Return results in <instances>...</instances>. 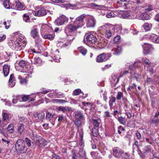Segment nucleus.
<instances>
[{
	"mask_svg": "<svg viewBox=\"0 0 159 159\" xmlns=\"http://www.w3.org/2000/svg\"><path fill=\"white\" fill-rule=\"evenodd\" d=\"M26 39L19 32L13 33L11 37V48L15 50H22L25 46Z\"/></svg>",
	"mask_w": 159,
	"mask_h": 159,
	"instance_id": "1",
	"label": "nucleus"
},
{
	"mask_svg": "<svg viewBox=\"0 0 159 159\" xmlns=\"http://www.w3.org/2000/svg\"><path fill=\"white\" fill-rule=\"evenodd\" d=\"M86 16V14H84L77 17L73 23L66 26L65 30L66 33L71 35L78 29L83 27L85 24L84 19Z\"/></svg>",
	"mask_w": 159,
	"mask_h": 159,
	"instance_id": "2",
	"label": "nucleus"
},
{
	"mask_svg": "<svg viewBox=\"0 0 159 159\" xmlns=\"http://www.w3.org/2000/svg\"><path fill=\"white\" fill-rule=\"evenodd\" d=\"M15 67L17 70L30 74H31L33 71V67L26 65L25 62L23 60L20 61L18 63L15 64Z\"/></svg>",
	"mask_w": 159,
	"mask_h": 159,
	"instance_id": "3",
	"label": "nucleus"
},
{
	"mask_svg": "<svg viewBox=\"0 0 159 159\" xmlns=\"http://www.w3.org/2000/svg\"><path fill=\"white\" fill-rule=\"evenodd\" d=\"M24 140L21 139H18L16 141L15 145V148L17 152L21 153L26 152L27 148L25 147Z\"/></svg>",
	"mask_w": 159,
	"mask_h": 159,
	"instance_id": "4",
	"label": "nucleus"
},
{
	"mask_svg": "<svg viewBox=\"0 0 159 159\" xmlns=\"http://www.w3.org/2000/svg\"><path fill=\"white\" fill-rule=\"evenodd\" d=\"M97 39L95 36L90 33L86 34L84 37V41L88 45H93L97 41Z\"/></svg>",
	"mask_w": 159,
	"mask_h": 159,
	"instance_id": "5",
	"label": "nucleus"
},
{
	"mask_svg": "<svg viewBox=\"0 0 159 159\" xmlns=\"http://www.w3.org/2000/svg\"><path fill=\"white\" fill-rule=\"evenodd\" d=\"M75 120L74 121L75 125L79 127L81 125V120H84V119L83 113L80 111H76L75 113Z\"/></svg>",
	"mask_w": 159,
	"mask_h": 159,
	"instance_id": "6",
	"label": "nucleus"
},
{
	"mask_svg": "<svg viewBox=\"0 0 159 159\" xmlns=\"http://www.w3.org/2000/svg\"><path fill=\"white\" fill-rule=\"evenodd\" d=\"M68 21V18L65 15H62L60 16L55 20V22L58 25H62L67 23Z\"/></svg>",
	"mask_w": 159,
	"mask_h": 159,
	"instance_id": "7",
	"label": "nucleus"
},
{
	"mask_svg": "<svg viewBox=\"0 0 159 159\" xmlns=\"http://www.w3.org/2000/svg\"><path fill=\"white\" fill-rule=\"evenodd\" d=\"M11 8L16 10H23L25 9V7L23 3L17 0L13 2Z\"/></svg>",
	"mask_w": 159,
	"mask_h": 159,
	"instance_id": "8",
	"label": "nucleus"
},
{
	"mask_svg": "<svg viewBox=\"0 0 159 159\" xmlns=\"http://www.w3.org/2000/svg\"><path fill=\"white\" fill-rule=\"evenodd\" d=\"M111 56V54L103 53L98 56L96 58V61L98 62H102L107 61Z\"/></svg>",
	"mask_w": 159,
	"mask_h": 159,
	"instance_id": "9",
	"label": "nucleus"
},
{
	"mask_svg": "<svg viewBox=\"0 0 159 159\" xmlns=\"http://www.w3.org/2000/svg\"><path fill=\"white\" fill-rule=\"evenodd\" d=\"M31 36L35 39V41L37 44H39L41 41V39L39 38L38 30L36 28L32 29L30 32Z\"/></svg>",
	"mask_w": 159,
	"mask_h": 159,
	"instance_id": "10",
	"label": "nucleus"
},
{
	"mask_svg": "<svg viewBox=\"0 0 159 159\" xmlns=\"http://www.w3.org/2000/svg\"><path fill=\"white\" fill-rule=\"evenodd\" d=\"M143 48V53L144 54H150L153 50V48L151 45L147 43H144L142 45Z\"/></svg>",
	"mask_w": 159,
	"mask_h": 159,
	"instance_id": "11",
	"label": "nucleus"
},
{
	"mask_svg": "<svg viewBox=\"0 0 159 159\" xmlns=\"http://www.w3.org/2000/svg\"><path fill=\"white\" fill-rule=\"evenodd\" d=\"M124 153V151L118 147H115L113 149V155L117 158L120 157Z\"/></svg>",
	"mask_w": 159,
	"mask_h": 159,
	"instance_id": "12",
	"label": "nucleus"
},
{
	"mask_svg": "<svg viewBox=\"0 0 159 159\" xmlns=\"http://www.w3.org/2000/svg\"><path fill=\"white\" fill-rule=\"evenodd\" d=\"M32 12L34 16H43L47 14L46 10L44 8H41L38 11H33Z\"/></svg>",
	"mask_w": 159,
	"mask_h": 159,
	"instance_id": "13",
	"label": "nucleus"
},
{
	"mask_svg": "<svg viewBox=\"0 0 159 159\" xmlns=\"http://www.w3.org/2000/svg\"><path fill=\"white\" fill-rule=\"evenodd\" d=\"M45 114L43 112H41L38 113L35 112L34 113V116L35 120L37 122H39L43 120L44 118Z\"/></svg>",
	"mask_w": 159,
	"mask_h": 159,
	"instance_id": "14",
	"label": "nucleus"
},
{
	"mask_svg": "<svg viewBox=\"0 0 159 159\" xmlns=\"http://www.w3.org/2000/svg\"><path fill=\"white\" fill-rule=\"evenodd\" d=\"M157 36V35L153 34H148L144 36L141 40H142L145 39H149L152 41L154 42Z\"/></svg>",
	"mask_w": 159,
	"mask_h": 159,
	"instance_id": "15",
	"label": "nucleus"
},
{
	"mask_svg": "<svg viewBox=\"0 0 159 159\" xmlns=\"http://www.w3.org/2000/svg\"><path fill=\"white\" fill-rule=\"evenodd\" d=\"M132 12L130 11L123 12L122 13V17L123 18L127 19H133L134 17L132 16Z\"/></svg>",
	"mask_w": 159,
	"mask_h": 159,
	"instance_id": "16",
	"label": "nucleus"
},
{
	"mask_svg": "<svg viewBox=\"0 0 159 159\" xmlns=\"http://www.w3.org/2000/svg\"><path fill=\"white\" fill-rule=\"evenodd\" d=\"M96 23V21L93 17H91L88 19L87 23V26L88 27H93Z\"/></svg>",
	"mask_w": 159,
	"mask_h": 159,
	"instance_id": "17",
	"label": "nucleus"
},
{
	"mask_svg": "<svg viewBox=\"0 0 159 159\" xmlns=\"http://www.w3.org/2000/svg\"><path fill=\"white\" fill-rule=\"evenodd\" d=\"M105 37L109 39L114 34L115 31L113 29H107L105 30Z\"/></svg>",
	"mask_w": 159,
	"mask_h": 159,
	"instance_id": "18",
	"label": "nucleus"
},
{
	"mask_svg": "<svg viewBox=\"0 0 159 159\" xmlns=\"http://www.w3.org/2000/svg\"><path fill=\"white\" fill-rule=\"evenodd\" d=\"M37 145L40 148H43L47 144V142L43 138H40L37 143Z\"/></svg>",
	"mask_w": 159,
	"mask_h": 159,
	"instance_id": "19",
	"label": "nucleus"
},
{
	"mask_svg": "<svg viewBox=\"0 0 159 159\" xmlns=\"http://www.w3.org/2000/svg\"><path fill=\"white\" fill-rule=\"evenodd\" d=\"M112 51L114 55H119L121 53L122 51L121 47L117 46L116 47L112 49Z\"/></svg>",
	"mask_w": 159,
	"mask_h": 159,
	"instance_id": "20",
	"label": "nucleus"
},
{
	"mask_svg": "<svg viewBox=\"0 0 159 159\" xmlns=\"http://www.w3.org/2000/svg\"><path fill=\"white\" fill-rule=\"evenodd\" d=\"M117 6L122 7L125 8L126 7L127 1L126 0H118L117 1Z\"/></svg>",
	"mask_w": 159,
	"mask_h": 159,
	"instance_id": "21",
	"label": "nucleus"
},
{
	"mask_svg": "<svg viewBox=\"0 0 159 159\" xmlns=\"http://www.w3.org/2000/svg\"><path fill=\"white\" fill-rule=\"evenodd\" d=\"M138 64V63L137 62H134V63L132 65H131L129 67V70H133L134 69V67L135 66H136ZM130 73V74H132V72L130 71H129V70H124L123 73H122V75H124L125 74H127L128 73Z\"/></svg>",
	"mask_w": 159,
	"mask_h": 159,
	"instance_id": "22",
	"label": "nucleus"
},
{
	"mask_svg": "<svg viewBox=\"0 0 159 159\" xmlns=\"http://www.w3.org/2000/svg\"><path fill=\"white\" fill-rule=\"evenodd\" d=\"M150 14L147 12L142 13L140 16V19L143 20H148L150 19Z\"/></svg>",
	"mask_w": 159,
	"mask_h": 159,
	"instance_id": "23",
	"label": "nucleus"
},
{
	"mask_svg": "<svg viewBox=\"0 0 159 159\" xmlns=\"http://www.w3.org/2000/svg\"><path fill=\"white\" fill-rule=\"evenodd\" d=\"M54 115L55 114L54 113H53L52 112L51 113L48 111H47L46 112V119L47 120L50 121L51 123L52 124H53V125H54V124L52 122H51L50 120Z\"/></svg>",
	"mask_w": 159,
	"mask_h": 159,
	"instance_id": "24",
	"label": "nucleus"
},
{
	"mask_svg": "<svg viewBox=\"0 0 159 159\" xmlns=\"http://www.w3.org/2000/svg\"><path fill=\"white\" fill-rule=\"evenodd\" d=\"M110 100L109 101V104L110 109H111L113 107V103L116 102V98L113 95L109 97Z\"/></svg>",
	"mask_w": 159,
	"mask_h": 159,
	"instance_id": "25",
	"label": "nucleus"
},
{
	"mask_svg": "<svg viewBox=\"0 0 159 159\" xmlns=\"http://www.w3.org/2000/svg\"><path fill=\"white\" fill-rule=\"evenodd\" d=\"M153 66H146V70H145L146 74H149L151 75L153 73Z\"/></svg>",
	"mask_w": 159,
	"mask_h": 159,
	"instance_id": "26",
	"label": "nucleus"
},
{
	"mask_svg": "<svg viewBox=\"0 0 159 159\" xmlns=\"http://www.w3.org/2000/svg\"><path fill=\"white\" fill-rule=\"evenodd\" d=\"M18 101L20 102L22 101V95L13 97L12 100V102L13 103L15 104Z\"/></svg>",
	"mask_w": 159,
	"mask_h": 159,
	"instance_id": "27",
	"label": "nucleus"
},
{
	"mask_svg": "<svg viewBox=\"0 0 159 159\" xmlns=\"http://www.w3.org/2000/svg\"><path fill=\"white\" fill-rule=\"evenodd\" d=\"M3 73L5 77L7 76L9 72V67L7 65H4L3 66Z\"/></svg>",
	"mask_w": 159,
	"mask_h": 159,
	"instance_id": "28",
	"label": "nucleus"
},
{
	"mask_svg": "<svg viewBox=\"0 0 159 159\" xmlns=\"http://www.w3.org/2000/svg\"><path fill=\"white\" fill-rule=\"evenodd\" d=\"M152 24L148 23H145L143 26V30L145 31L150 30L152 28Z\"/></svg>",
	"mask_w": 159,
	"mask_h": 159,
	"instance_id": "29",
	"label": "nucleus"
},
{
	"mask_svg": "<svg viewBox=\"0 0 159 159\" xmlns=\"http://www.w3.org/2000/svg\"><path fill=\"white\" fill-rule=\"evenodd\" d=\"M78 50L79 52L84 56H85L87 52L86 49L83 46H80L78 48Z\"/></svg>",
	"mask_w": 159,
	"mask_h": 159,
	"instance_id": "30",
	"label": "nucleus"
},
{
	"mask_svg": "<svg viewBox=\"0 0 159 159\" xmlns=\"http://www.w3.org/2000/svg\"><path fill=\"white\" fill-rule=\"evenodd\" d=\"M11 87L14 86L16 83L15 77L13 74L11 75Z\"/></svg>",
	"mask_w": 159,
	"mask_h": 159,
	"instance_id": "31",
	"label": "nucleus"
},
{
	"mask_svg": "<svg viewBox=\"0 0 159 159\" xmlns=\"http://www.w3.org/2000/svg\"><path fill=\"white\" fill-rule=\"evenodd\" d=\"M42 61L41 59L38 57H35L33 63L37 65H41Z\"/></svg>",
	"mask_w": 159,
	"mask_h": 159,
	"instance_id": "32",
	"label": "nucleus"
},
{
	"mask_svg": "<svg viewBox=\"0 0 159 159\" xmlns=\"http://www.w3.org/2000/svg\"><path fill=\"white\" fill-rule=\"evenodd\" d=\"M134 150L137 151L140 150L139 147V143L137 141H135L134 144L133 145V152L134 151Z\"/></svg>",
	"mask_w": 159,
	"mask_h": 159,
	"instance_id": "33",
	"label": "nucleus"
},
{
	"mask_svg": "<svg viewBox=\"0 0 159 159\" xmlns=\"http://www.w3.org/2000/svg\"><path fill=\"white\" fill-rule=\"evenodd\" d=\"M51 57L52 59L51 61H53L55 62H60V57L58 55H54L52 54L51 55Z\"/></svg>",
	"mask_w": 159,
	"mask_h": 159,
	"instance_id": "34",
	"label": "nucleus"
},
{
	"mask_svg": "<svg viewBox=\"0 0 159 159\" xmlns=\"http://www.w3.org/2000/svg\"><path fill=\"white\" fill-rule=\"evenodd\" d=\"M72 39H70L66 43H65L64 44H63V43L62 42H60L57 44V45H61V48L66 47V46H68V45L70 43H69V41L72 42Z\"/></svg>",
	"mask_w": 159,
	"mask_h": 159,
	"instance_id": "35",
	"label": "nucleus"
},
{
	"mask_svg": "<svg viewBox=\"0 0 159 159\" xmlns=\"http://www.w3.org/2000/svg\"><path fill=\"white\" fill-rule=\"evenodd\" d=\"M92 134L94 136L97 137L99 135L98 129L93 127L92 130Z\"/></svg>",
	"mask_w": 159,
	"mask_h": 159,
	"instance_id": "36",
	"label": "nucleus"
},
{
	"mask_svg": "<svg viewBox=\"0 0 159 159\" xmlns=\"http://www.w3.org/2000/svg\"><path fill=\"white\" fill-rule=\"evenodd\" d=\"M24 125L23 124H20L18 127V131L20 133H21L24 130Z\"/></svg>",
	"mask_w": 159,
	"mask_h": 159,
	"instance_id": "37",
	"label": "nucleus"
},
{
	"mask_svg": "<svg viewBox=\"0 0 159 159\" xmlns=\"http://www.w3.org/2000/svg\"><path fill=\"white\" fill-rule=\"evenodd\" d=\"M54 37V35L51 34H47L44 35V38L46 39H48L50 40L53 39Z\"/></svg>",
	"mask_w": 159,
	"mask_h": 159,
	"instance_id": "38",
	"label": "nucleus"
},
{
	"mask_svg": "<svg viewBox=\"0 0 159 159\" xmlns=\"http://www.w3.org/2000/svg\"><path fill=\"white\" fill-rule=\"evenodd\" d=\"M93 125L97 128L98 127L100 122V120L93 119Z\"/></svg>",
	"mask_w": 159,
	"mask_h": 159,
	"instance_id": "39",
	"label": "nucleus"
},
{
	"mask_svg": "<svg viewBox=\"0 0 159 159\" xmlns=\"http://www.w3.org/2000/svg\"><path fill=\"white\" fill-rule=\"evenodd\" d=\"M9 0H4L3 4L4 7L6 9H9L10 5L9 4Z\"/></svg>",
	"mask_w": 159,
	"mask_h": 159,
	"instance_id": "40",
	"label": "nucleus"
},
{
	"mask_svg": "<svg viewBox=\"0 0 159 159\" xmlns=\"http://www.w3.org/2000/svg\"><path fill=\"white\" fill-rule=\"evenodd\" d=\"M151 149L150 146H146L143 148V152L144 153H147L151 150Z\"/></svg>",
	"mask_w": 159,
	"mask_h": 159,
	"instance_id": "41",
	"label": "nucleus"
},
{
	"mask_svg": "<svg viewBox=\"0 0 159 159\" xmlns=\"http://www.w3.org/2000/svg\"><path fill=\"white\" fill-rule=\"evenodd\" d=\"M57 109L59 111H61L63 112H64L66 111H68L69 110V108L68 107L60 106L58 107Z\"/></svg>",
	"mask_w": 159,
	"mask_h": 159,
	"instance_id": "42",
	"label": "nucleus"
},
{
	"mask_svg": "<svg viewBox=\"0 0 159 159\" xmlns=\"http://www.w3.org/2000/svg\"><path fill=\"white\" fill-rule=\"evenodd\" d=\"M123 93L120 92H119L117 93V94L116 96V98L117 100H120L122 98H123Z\"/></svg>",
	"mask_w": 159,
	"mask_h": 159,
	"instance_id": "43",
	"label": "nucleus"
},
{
	"mask_svg": "<svg viewBox=\"0 0 159 159\" xmlns=\"http://www.w3.org/2000/svg\"><path fill=\"white\" fill-rule=\"evenodd\" d=\"M25 141L28 147H30L31 145V143H32L31 141L27 137L25 138Z\"/></svg>",
	"mask_w": 159,
	"mask_h": 159,
	"instance_id": "44",
	"label": "nucleus"
},
{
	"mask_svg": "<svg viewBox=\"0 0 159 159\" xmlns=\"http://www.w3.org/2000/svg\"><path fill=\"white\" fill-rule=\"evenodd\" d=\"M118 121L122 125H125V118L121 116L119 117L117 119Z\"/></svg>",
	"mask_w": 159,
	"mask_h": 159,
	"instance_id": "45",
	"label": "nucleus"
},
{
	"mask_svg": "<svg viewBox=\"0 0 159 159\" xmlns=\"http://www.w3.org/2000/svg\"><path fill=\"white\" fill-rule=\"evenodd\" d=\"M11 136L12 137H15L16 135V134H15L14 132L13 131L14 129L13 128V125L11 124Z\"/></svg>",
	"mask_w": 159,
	"mask_h": 159,
	"instance_id": "46",
	"label": "nucleus"
},
{
	"mask_svg": "<svg viewBox=\"0 0 159 159\" xmlns=\"http://www.w3.org/2000/svg\"><path fill=\"white\" fill-rule=\"evenodd\" d=\"M3 121H5L9 117V115L5 111H3Z\"/></svg>",
	"mask_w": 159,
	"mask_h": 159,
	"instance_id": "47",
	"label": "nucleus"
},
{
	"mask_svg": "<svg viewBox=\"0 0 159 159\" xmlns=\"http://www.w3.org/2000/svg\"><path fill=\"white\" fill-rule=\"evenodd\" d=\"M48 27V26L47 25H41V30L45 32L47 30Z\"/></svg>",
	"mask_w": 159,
	"mask_h": 159,
	"instance_id": "48",
	"label": "nucleus"
},
{
	"mask_svg": "<svg viewBox=\"0 0 159 159\" xmlns=\"http://www.w3.org/2000/svg\"><path fill=\"white\" fill-rule=\"evenodd\" d=\"M81 93V90L80 89H75L73 92V94L74 95H77Z\"/></svg>",
	"mask_w": 159,
	"mask_h": 159,
	"instance_id": "49",
	"label": "nucleus"
},
{
	"mask_svg": "<svg viewBox=\"0 0 159 159\" xmlns=\"http://www.w3.org/2000/svg\"><path fill=\"white\" fill-rule=\"evenodd\" d=\"M18 79L20 80V83L21 84H24L26 83V80L25 79H22L20 76H18Z\"/></svg>",
	"mask_w": 159,
	"mask_h": 159,
	"instance_id": "50",
	"label": "nucleus"
},
{
	"mask_svg": "<svg viewBox=\"0 0 159 159\" xmlns=\"http://www.w3.org/2000/svg\"><path fill=\"white\" fill-rule=\"evenodd\" d=\"M143 61L147 66H150L151 64L150 61L147 58L143 59Z\"/></svg>",
	"mask_w": 159,
	"mask_h": 159,
	"instance_id": "51",
	"label": "nucleus"
},
{
	"mask_svg": "<svg viewBox=\"0 0 159 159\" xmlns=\"http://www.w3.org/2000/svg\"><path fill=\"white\" fill-rule=\"evenodd\" d=\"M51 89H45L43 88L41 89V93L42 94H46L48 92H51Z\"/></svg>",
	"mask_w": 159,
	"mask_h": 159,
	"instance_id": "52",
	"label": "nucleus"
},
{
	"mask_svg": "<svg viewBox=\"0 0 159 159\" xmlns=\"http://www.w3.org/2000/svg\"><path fill=\"white\" fill-rule=\"evenodd\" d=\"M90 6L93 7L102 8V5H100L92 3L90 4Z\"/></svg>",
	"mask_w": 159,
	"mask_h": 159,
	"instance_id": "53",
	"label": "nucleus"
},
{
	"mask_svg": "<svg viewBox=\"0 0 159 159\" xmlns=\"http://www.w3.org/2000/svg\"><path fill=\"white\" fill-rule=\"evenodd\" d=\"M90 154L93 158L94 159H97L98 153L95 152H92L90 153Z\"/></svg>",
	"mask_w": 159,
	"mask_h": 159,
	"instance_id": "54",
	"label": "nucleus"
},
{
	"mask_svg": "<svg viewBox=\"0 0 159 159\" xmlns=\"http://www.w3.org/2000/svg\"><path fill=\"white\" fill-rule=\"evenodd\" d=\"M30 98V95H22V101L25 102Z\"/></svg>",
	"mask_w": 159,
	"mask_h": 159,
	"instance_id": "55",
	"label": "nucleus"
},
{
	"mask_svg": "<svg viewBox=\"0 0 159 159\" xmlns=\"http://www.w3.org/2000/svg\"><path fill=\"white\" fill-rule=\"evenodd\" d=\"M23 20L26 22H28L29 21L30 18L28 15L26 14H25L23 15Z\"/></svg>",
	"mask_w": 159,
	"mask_h": 159,
	"instance_id": "56",
	"label": "nucleus"
},
{
	"mask_svg": "<svg viewBox=\"0 0 159 159\" xmlns=\"http://www.w3.org/2000/svg\"><path fill=\"white\" fill-rule=\"evenodd\" d=\"M154 8L152 6L149 5L148 6V7L145 9V10L148 11H151L154 10Z\"/></svg>",
	"mask_w": 159,
	"mask_h": 159,
	"instance_id": "57",
	"label": "nucleus"
},
{
	"mask_svg": "<svg viewBox=\"0 0 159 159\" xmlns=\"http://www.w3.org/2000/svg\"><path fill=\"white\" fill-rule=\"evenodd\" d=\"M107 93L106 91H104L103 93L102 94V95L103 96V100L105 101H107Z\"/></svg>",
	"mask_w": 159,
	"mask_h": 159,
	"instance_id": "58",
	"label": "nucleus"
},
{
	"mask_svg": "<svg viewBox=\"0 0 159 159\" xmlns=\"http://www.w3.org/2000/svg\"><path fill=\"white\" fill-rule=\"evenodd\" d=\"M104 116L106 117H110L111 116L110 115V112L108 111H106L104 112Z\"/></svg>",
	"mask_w": 159,
	"mask_h": 159,
	"instance_id": "59",
	"label": "nucleus"
},
{
	"mask_svg": "<svg viewBox=\"0 0 159 159\" xmlns=\"http://www.w3.org/2000/svg\"><path fill=\"white\" fill-rule=\"evenodd\" d=\"M138 153L139 154L140 157L142 159H145V156L144 154L141 152L140 150L138 151Z\"/></svg>",
	"mask_w": 159,
	"mask_h": 159,
	"instance_id": "60",
	"label": "nucleus"
},
{
	"mask_svg": "<svg viewBox=\"0 0 159 159\" xmlns=\"http://www.w3.org/2000/svg\"><path fill=\"white\" fill-rule=\"evenodd\" d=\"M134 10L135 12L138 15L141 12V8L140 7H136Z\"/></svg>",
	"mask_w": 159,
	"mask_h": 159,
	"instance_id": "61",
	"label": "nucleus"
},
{
	"mask_svg": "<svg viewBox=\"0 0 159 159\" xmlns=\"http://www.w3.org/2000/svg\"><path fill=\"white\" fill-rule=\"evenodd\" d=\"M48 96L50 98H53L54 96H56V94L55 93V91H53V93H50L48 94Z\"/></svg>",
	"mask_w": 159,
	"mask_h": 159,
	"instance_id": "62",
	"label": "nucleus"
},
{
	"mask_svg": "<svg viewBox=\"0 0 159 159\" xmlns=\"http://www.w3.org/2000/svg\"><path fill=\"white\" fill-rule=\"evenodd\" d=\"M120 39V36L119 35H117L114 38V41L116 43L118 42L119 41Z\"/></svg>",
	"mask_w": 159,
	"mask_h": 159,
	"instance_id": "63",
	"label": "nucleus"
},
{
	"mask_svg": "<svg viewBox=\"0 0 159 159\" xmlns=\"http://www.w3.org/2000/svg\"><path fill=\"white\" fill-rule=\"evenodd\" d=\"M52 157L53 159H61L59 156L56 155L55 154L52 155Z\"/></svg>",
	"mask_w": 159,
	"mask_h": 159,
	"instance_id": "64",
	"label": "nucleus"
}]
</instances>
